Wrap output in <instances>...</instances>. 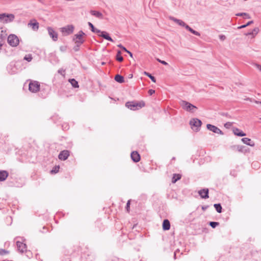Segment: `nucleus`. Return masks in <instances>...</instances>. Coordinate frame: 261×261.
Listing matches in <instances>:
<instances>
[{
	"instance_id": "nucleus-40",
	"label": "nucleus",
	"mask_w": 261,
	"mask_h": 261,
	"mask_svg": "<svg viewBox=\"0 0 261 261\" xmlns=\"http://www.w3.org/2000/svg\"><path fill=\"white\" fill-rule=\"evenodd\" d=\"M232 125V123L231 122H227L225 124L224 126L225 127H226V128H229L230 126H231Z\"/></svg>"
},
{
	"instance_id": "nucleus-8",
	"label": "nucleus",
	"mask_w": 261,
	"mask_h": 261,
	"mask_svg": "<svg viewBox=\"0 0 261 261\" xmlns=\"http://www.w3.org/2000/svg\"><path fill=\"white\" fill-rule=\"evenodd\" d=\"M40 84L37 81H31L29 85V90L33 93H36L40 89Z\"/></svg>"
},
{
	"instance_id": "nucleus-11",
	"label": "nucleus",
	"mask_w": 261,
	"mask_h": 261,
	"mask_svg": "<svg viewBox=\"0 0 261 261\" xmlns=\"http://www.w3.org/2000/svg\"><path fill=\"white\" fill-rule=\"evenodd\" d=\"M47 31L48 34L49 35L50 37L52 38V39L56 41L58 39V34L57 32H56L53 28L51 27H48Z\"/></svg>"
},
{
	"instance_id": "nucleus-3",
	"label": "nucleus",
	"mask_w": 261,
	"mask_h": 261,
	"mask_svg": "<svg viewBox=\"0 0 261 261\" xmlns=\"http://www.w3.org/2000/svg\"><path fill=\"white\" fill-rule=\"evenodd\" d=\"M85 35V33L83 31H80L78 34L74 36L73 40L77 45V47H79L85 42V40L83 38V36Z\"/></svg>"
},
{
	"instance_id": "nucleus-29",
	"label": "nucleus",
	"mask_w": 261,
	"mask_h": 261,
	"mask_svg": "<svg viewBox=\"0 0 261 261\" xmlns=\"http://www.w3.org/2000/svg\"><path fill=\"white\" fill-rule=\"evenodd\" d=\"M144 73L146 75H147L148 77H149L153 82H154V83L156 82L155 78L153 75H152L150 73L147 72H145Z\"/></svg>"
},
{
	"instance_id": "nucleus-42",
	"label": "nucleus",
	"mask_w": 261,
	"mask_h": 261,
	"mask_svg": "<svg viewBox=\"0 0 261 261\" xmlns=\"http://www.w3.org/2000/svg\"><path fill=\"white\" fill-rule=\"evenodd\" d=\"M255 66L260 71H261V65L258 64H255Z\"/></svg>"
},
{
	"instance_id": "nucleus-49",
	"label": "nucleus",
	"mask_w": 261,
	"mask_h": 261,
	"mask_svg": "<svg viewBox=\"0 0 261 261\" xmlns=\"http://www.w3.org/2000/svg\"><path fill=\"white\" fill-rule=\"evenodd\" d=\"M254 102L255 103H259V102H260V101L254 100Z\"/></svg>"
},
{
	"instance_id": "nucleus-32",
	"label": "nucleus",
	"mask_w": 261,
	"mask_h": 261,
	"mask_svg": "<svg viewBox=\"0 0 261 261\" xmlns=\"http://www.w3.org/2000/svg\"><path fill=\"white\" fill-rule=\"evenodd\" d=\"M9 253V251L5 250V249H0V255H4L6 254H8Z\"/></svg>"
},
{
	"instance_id": "nucleus-47",
	"label": "nucleus",
	"mask_w": 261,
	"mask_h": 261,
	"mask_svg": "<svg viewBox=\"0 0 261 261\" xmlns=\"http://www.w3.org/2000/svg\"><path fill=\"white\" fill-rule=\"evenodd\" d=\"M79 49V47H77V45L76 44V46H74V50L76 51H78Z\"/></svg>"
},
{
	"instance_id": "nucleus-43",
	"label": "nucleus",
	"mask_w": 261,
	"mask_h": 261,
	"mask_svg": "<svg viewBox=\"0 0 261 261\" xmlns=\"http://www.w3.org/2000/svg\"><path fill=\"white\" fill-rule=\"evenodd\" d=\"M101 32L102 31H101L100 30H98L97 29H96V28H95L94 31H93V33H97V34H98V33H100L101 34Z\"/></svg>"
},
{
	"instance_id": "nucleus-27",
	"label": "nucleus",
	"mask_w": 261,
	"mask_h": 261,
	"mask_svg": "<svg viewBox=\"0 0 261 261\" xmlns=\"http://www.w3.org/2000/svg\"><path fill=\"white\" fill-rule=\"evenodd\" d=\"M214 206L218 213H220L222 212V206L220 203L215 204Z\"/></svg>"
},
{
	"instance_id": "nucleus-37",
	"label": "nucleus",
	"mask_w": 261,
	"mask_h": 261,
	"mask_svg": "<svg viewBox=\"0 0 261 261\" xmlns=\"http://www.w3.org/2000/svg\"><path fill=\"white\" fill-rule=\"evenodd\" d=\"M59 169V166H56L55 168L51 171V173H57L58 172Z\"/></svg>"
},
{
	"instance_id": "nucleus-14",
	"label": "nucleus",
	"mask_w": 261,
	"mask_h": 261,
	"mask_svg": "<svg viewBox=\"0 0 261 261\" xmlns=\"http://www.w3.org/2000/svg\"><path fill=\"white\" fill-rule=\"evenodd\" d=\"M16 245L18 251L23 253L27 250V245L23 243L20 241L16 242Z\"/></svg>"
},
{
	"instance_id": "nucleus-24",
	"label": "nucleus",
	"mask_w": 261,
	"mask_h": 261,
	"mask_svg": "<svg viewBox=\"0 0 261 261\" xmlns=\"http://www.w3.org/2000/svg\"><path fill=\"white\" fill-rule=\"evenodd\" d=\"M181 176L179 174H174L172 178V182L175 183L177 180H179Z\"/></svg>"
},
{
	"instance_id": "nucleus-31",
	"label": "nucleus",
	"mask_w": 261,
	"mask_h": 261,
	"mask_svg": "<svg viewBox=\"0 0 261 261\" xmlns=\"http://www.w3.org/2000/svg\"><path fill=\"white\" fill-rule=\"evenodd\" d=\"M231 148L233 149H234L235 148H236L239 151L242 152L243 146H239V145L233 146H231Z\"/></svg>"
},
{
	"instance_id": "nucleus-58",
	"label": "nucleus",
	"mask_w": 261,
	"mask_h": 261,
	"mask_svg": "<svg viewBox=\"0 0 261 261\" xmlns=\"http://www.w3.org/2000/svg\"><path fill=\"white\" fill-rule=\"evenodd\" d=\"M39 1H40V0H38Z\"/></svg>"
},
{
	"instance_id": "nucleus-17",
	"label": "nucleus",
	"mask_w": 261,
	"mask_h": 261,
	"mask_svg": "<svg viewBox=\"0 0 261 261\" xmlns=\"http://www.w3.org/2000/svg\"><path fill=\"white\" fill-rule=\"evenodd\" d=\"M242 141L244 143L250 146H254V142L248 138H243L242 139Z\"/></svg>"
},
{
	"instance_id": "nucleus-23",
	"label": "nucleus",
	"mask_w": 261,
	"mask_h": 261,
	"mask_svg": "<svg viewBox=\"0 0 261 261\" xmlns=\"http://www.w3.org/2000/svg\"><path fill=\"white\" fill-rule=\"evenodd\" d=\"M115 80L119 83H123L124 82V79L123 76L120 74H117L115 75Z\"/></svg>"
},
{
	"instance_id": "nucleus-54",
	"label": "nucleus",
	"mask_w": 261,
	"mask_h": 261,
	"mask_svg": "<svg viewBox=\"0 0 261 261\" xmlns=\"http://www.w3.org/2000/svg\"><path fill=\"white\" fill-rule=\"evenodd\" d=\"M61 50H63V48H62V47H60Z\"/></svg>"
},
{
	"instance_id": "nucleus-30",
	"label": "nucleus",
	"mask_w": 261,
	"mask_h": 261,
	"mask_svg": "<svg viewBox=\"0 0 261 261\" xmlns=\"http://www.w3.org/2000/svg\"><path fill=\"white\" fill-rule=\"evenodd\" d=\"M32 56L31 54H28L25 56L24 57V60L27 61L28 62H31L32 60Z\"/></svg>"
},
{
	"instance_id": "nucleus-41",
	"label": "nucleus",
	"mask_w": 261,
	"mask_h": 261,
	"mask_svg": "<svg viewBox=\"0 0 261 261\" xmlns=\"http://www.w3.org/2000/svg\"><path fill=\"white\" fill-rule=\"evenodd\" d=\"M148 92L150 95H151L155 93V90H152V89H150L148 90Z\"/></svg>"
},
{
	"instance_id": "nucleus-1",
	"label": "nucleus",
	"mask_w": 261,
	"mask_h": 261,
	"mask_svg": "<svg viewBox=\"0 0 261 261\" xmlns=\"http://www.w3.org/2000/svg\"><path fill=\"white\" fill-rule=\"evenodd\" d=\"M169 19L170 20L173 21L174 22H175L177 24H178L179 25L183 27H185L186 30H187L188 31L190 32L193 34H194V35H195L196 36H200V34L199 32L194 30L193 29H192L191 27H190L188 24H187L182 20H181L180 19H177V18H175L174 17H172V16H170L169 17Z\"/></svg>"
},
{
	"instance_id": "nucleus-6",
	"label": "nucleus",
	"mask_w": 261,
	"mask_h": 261,
	"mask_svg": "<svg viewBox=\"0 0 261 261\" xmlns=\"http://www.w3.org/2000/svg\"><path fill=\"white\" fill-rule=\"evenodd\" d=\"M201 124L202 122L201 120L198 118H193L190 121V124L191 126V128L196 132L200 129Z\"/></svg>"
},
{
	"instance_id": "nucleus-46",
	"label": "nucleus",
	"mask_w": 261,
	"mask_h": 261,
	"mask_svg": "<svg viewBox=\"0 0 261 261\" xmlns=\"http://www.w3.org/2000/svg\"><path fill=\"white\" fill-rule=\"evenodd\" d=\"M126 52L128 53L131 57H133V54L130 51L127 50Z\"/></svg>"
},
{
	"instance_id": "nucleus-33",
	"label": "nucleus",
	"mask_w": 261,
	"mask_h": 261,
	"mask_svg": "<svg viewBox=\"0 0 261 261\" xmlns=\"http://www.w3.org/2000/svg\"><path fill=\"white\" fill-rule=\"evenodd\" d=\"M219 223L217 222H210V225L213 228L219 225Z\"/></svg>"
},
{
	"instance_id": "nucleus-34",
	"label": "nucleus",
	"mask_w": 261,
	"mask_h": 261,
	"mask_svg": "<svg viewBox=\"0 0 261 261\" xmlns=\"http://www.w3.org/2000/svg\"><path fill=\"white\" fill-rule=\"evenodd\" d=\"M4 42V39H3V35L0 34V49L1 48V47L2 46V45H3Z\"/></svg>"
},
{
	"instance_id": "nucleus-28",
	"label": "nucleus",
	"mask_w": 261,
	"mask_h": 261,
	"mask_svg": "<svg viewBox=\"0 0 261 261\" xmlns=\"http://www.w3.org/2000/svg\"><path fill=\"white\" fill-rule=\"evenodd\" d=\"M238 16H243L245 18L249 19L250 16L249 14L247 13H239L236 14Z\"/></svg>"
},
{
	"instance_id": "nucleus-15",
	"label": "nucleus",
	"mask_w": 261,
	"mask_h": 261,
	"mask_svg": "<svg viewBox=\"0 0 261 261\" xmlns=\"http://www.w3.org/2000/svg\"><path fill=\"white\" fill-rule=\"evenodd\" d=\"M131 158L135 162H138L140 160V156L137 151H133L131 153Z\"/></svg>"
},
{
	"instance_id": "nucleus-18",
	"label": "nucleus",
	"mask_w": 261,
	"mask_h": 261,
	"mask_svg": "<svg viewBox=\"0 0 261 261\" xmlns=\"http://www.w3.org/2000/svg\"><path fill=\"white\" fill-rule=\"evenodd\" d=\"M34 21H35L34 22H32V21H31L28 25L32 27L33 30L37 31L39 29V23L37 22L36 20H34Z\"/></svg>"
},
{
	"instance_id": "nucleus-48",
	"label": "nucleus",
	"mask_w": 261,
	"mask_h": 261,
	"mask_svg": "<svg viewBox=\"0 0 261 261\" xmlns=\"http://www.w3.org/2000/svg\"><path fill=\"white\" fill-rule=\"evenodd\" d=\"M253 21L252 20L249 21L247 24V26L249 25L250 24L253 23Z\"/></svg>"
},
{
	"instance_id": "nucleus-16",
	"label": "nucleus",
	"mask_w": 261,
	"mask_h": 261,
	"mask_svg": "<svg viewBox=\"0 0 261 261\" xmlns=\"http://www.w3.org/2000/svg\"><path fill=\"white\" fill-rule=\"evenodd\" d=\"M99 36L107 40L113 42L114 40L113 39L109 36V34L105 31H102L101 32V34L99 35Z\"/></svg>"
},
{
	"instance_id": "nucleus-4",
	"label": "nucleus",
	"mask_w": 261,
	"mask_h": 261,
	"mask_svg": "<svg viewBox=\"0 0 261 261\" xmlns=\"http://www.w3.org/2000/svg\"><path fill=\"white\" fill-rule=\"evenodd\" d=\"M14 18L15 16L12 14H0V21L4 23L11 22L14 20Z\"/></svg>"
},
{
	"instance_id": "nucleus-45",
	"label": "nucleus",
	"mask_w": 261,
	"mask_h": 261,
	"mask_svg": "<svg viewBox=\"0 0 261 261\" xmlns=\"http://www.w3.org/2000/svg\"><path fill=\"white\" fill-rule=\"evenodd\" d=\"M247 26L246 24H244V25H242L241 26H240L238 27V29H243V28H246Z\"/></svg>"
},
{
	"instance_id": "nucleus-25",
	"label": "nucleus",
	"mask_w": 261,
	"mask_h": 261,
	"mask_svg": "<svg viewBox=\"0 0 261 261\" xmlns=\"http://www.w3.org/2000/svg\"><path fill=\"white\" fill-rule=\"evenodd\" d=\"M69 83L71 84L72 86L74 88H78L79 87L78 82L74 79L69 80Z\"/></svg>"
},
{
	"instance_id": "nucleus-20",
	"label": "nucleus",
	"mask_w": 261,
	"mask_h": 261,
	"mask_svg": "<svg viewBox=\"0 0 261 261\" xmlns=\"http://www.w3.org/2000/svg\"><path fill=\"white\" fill-rule=\"evenodd\" d=\"M90 13L92 15L98 18L102 19L103 18L102 14L99 11L91 10Z\"/></svg>"
},
{
	"instance_id": "nucleus-26",
	"label": "nucleus",
	"mask_w": 261,
	"mask_h": 261,
	"mask_svg": "<svg viewBox=\"0 0 261 261\" xmlns=\"http://www.w3.org/2000/svg\"><path fill=\"white\" fill-rule=\"evenodd\" d=\"M121 52L120 50H118L116 57V59L119 62H122L123 60V58L121 55Z\"/></svg>"
},
{
	"instance_id": "nucleus-51",
	"label": "nucleus",
	"mask_w": 261,
	"mask_h": 261,
	"mask_svg": "<svg viewBox=\"0 0 261 261\" xmlns=\"http://www.w3.org/2000/svg\"><path fill=\"white\" fill-rule=\"evenodd\" d=\"M175 160V157H173L171 159V160Z\"/></svg>"
},
{
	"instance_id": "nucleus-59",
	"label": "nucleus",
	"mask_w": 261,
	"mask_h": 261,
	"mask_svg": "<svg viewBox=\"0 0 261 261\" xmlns=\"http://www.w3.org/2000/svg\"><path fill=\"white\" fill-rule=\"evenodd\" d=\"M260 119H261V118H260Z\"/></svg>"
},
{
	"instance_id": "nucleus-55",
	"label": "nucleus",
	"mask_w": 261,
	"mask_h": 261,
	"mask_svg": "<svg viewBox=\"0 0 261 261\" xmlns=\"http://www.w3.org/2000/svg\"><path fill=\"white\" fill-rule=\"evenodd\" d=\"M61 50H63V48H62V47H60Z\"/></svg>"
},
{
	"instance_id": "nucleus-35",
	"label": "nucleus",
	"mask_w": 261,
	"mask_h": 261,
	"mask_svg": "<svg viewBox=\"0 0 261 261\" xmlns=\"http://www.w3.org/2000/svg\"><path fill=\"white\" fill-rule=\"evenodd\" d=\"M130 200L127 201L126 205V210L127 212H129Z\"/></svg>"
},
{
	"instance_id": "nucleus-12",
	"label": "nucleus",
	"mask_w": 261,
	"mask_h": 261,
	"mask_svg": "<svg viewBox=\"0 0 261 261\" xmlns=\"http://www.w3.org/2000/svg\"><path fill=\"white\" fill-rule=\"evenodd\" d=\"M209 190L207 188L202 189L198 191V194L203 199H207L209 197L208 196Z\"/></svg>"
},
{
	"instance_id": "nucleus-13",
	"label": "nucleus",
	"mask_w": 261,
	"mask_h": 261,
	"mask_svg": "<svg viewBox=\"0 0 261 261\" xmlns=\"http://www.w3.org/2000/svg\"><path fill=\"white\" fill-rule=\"evenodd\" d=\"M69 156V151L67 150H64L60 152L58 155V158L61 160L65 161L68 158Z\"/></svg>"
},
{
	"instance_id": "nucleus-2",
	"label": "nucleus",
	"mask_w": 261,
	"mask_h": 261,
	"mask_svg": "<svg viewBox=\"0 0 261 261\" xmlns=\"http://www.w3.org/2000/svg\"><path fill=\"white\" fill-rule=\"evenodd\" d=\"M144 101H128L126 102L125 106L131 110L135 111L139 110L145 106Z\"/></svg>"
},
{
	"instance_id": "nucleus-44",
	"label": "nucleus",
	"mask_w": 261,
	"mask_h": 261,
	"mask_svg": "<svg viewBox=\"0 0 261 261\" xmlns=\"http://www.w3.org/2000/svg\"><path fill=\"white\" fill-rule=\"evenodd\" d=\"M219 38L222 40H224L226 38V37L225 35H221L219 36Z\"/></svg>"
},
{
	"instance_id": "nucleus-52",
	"label": "nucleus",
	"mask_w": 261,
	"mask_h": 261,
	"mask_svg": "<svg viewBox=\"0 0 261 261\" xmlns=\"http://www.w3.org/2000/svg\"><path fill=\"white\" fill-rule=\"evenodd\" d=\"M174 258H176V252H174Z\"/></svg>"
},
{
	"instance_id": "nucleus-22",
	"label": "nucleus",
	"mask_w": 261,
	"mask_h": 261,
	"mask_svg": "<svg viewBox=\"0 0 261 261\" xmlns=\"http://www.w3.org/2000/svg\"><path fill=\"white\" fill-rule=\"evenodd\" d=\"M233 132L234 135H236V136H238L243 137V136H246L245 133H244L243 131L240 130L238 128H233Z\"/></svg>"
},
{
	"instance_id": "nucleus-57",
	"label": "nucleus",
	"mask_w": 261,
	"mask_h": 261,
	"mask_svg": "<svg viewBox=\"0 0 261 261\" xmlns=\"http://www.w3.org/2000/svg\"><path fill=\"white\" fill-rule=\"evenodd\" d=\"M259 103L261 104V101L259 102Z\"/></svg>"
},
{
	"instance_id": "nucleus-39",
	"label": "nucleus",
	"mask_w": 261,
	"mask_h": 261,
	"mask_svg": "<svg viewBox=\"0 0 261 261\" xmlns=\"http://www.w3.org/2000/svg\"><path fill=\"white\" fill-rule=\"evenodd\" d=\"M157 60L158 61V62H159L160 63H162L163 65H168V63L166 62H165V61H162L159 59H158Z\"/></svg>"
},
{
	"instance_id": "nucleus-7",
	"label": "nucleus",
	"mask_w": 261,
	"mask_h": 261,
	"mask_svg": "<svg viewBox=\"0 0 261 261\" xmlns=\"http://www.w3.org/2000/svg\"><path fill=\"white\" fill-rule=\"evenodd\" d=\"M8 42L13 47L17 46L19 42L18 37L14 34H11L8 37Z\"/></svg>"
},
{
	"instance_id": "nucleus-19",
	"label": "nucleus",
	"mask_w": 261,
	"mask_h": 261,
	"mask_svg": "<svg viewBox=\"0 0 261 261\" xmlns=\"http://www.w3.org/2000/svg\"><path fill=\"white\" fill-rule=\"evenodd\" d=\"M8 172L7 171H0V181H4L8 176Z\"/></svg>"
},
{
	"instance_id": "nucleus-9",
	"label": "nucleus",
	"mask_w": 261,
	"mask_h": 261,
	"mask_svg": "<svg viewBox=\"0 0 261 261\" xmlns=\"http://www.w3.org/2000/svg\"><path fill=\"white\" fill-rule=\"evenodd\" d=\"M62 32L65 33L66 35L72 34L74 30V27L72 25H68L65 27L62 28Z\"/></svg>"
},
{
	"instance_id": "nucleus-50",
	"label": "nucleus",
	"mask_w": 261,
	"mask_h": 261,
	"mask_svg": "<svg viewBox=\"0 0 261 261\" xmlns=\"http://www.w3.org/2000/svg\"><path fill=\"white\" fill-rule=\"evenodd\" d=\"M62 71L61 70H58V73L62 74Z\"/></svg>"
},
{
	"instance_id": "nucleus-21",
	"label": "nucleus",
	"mask_w": 261,
	"mask_h": 261,
	"mask_svg": "<svg viewBox=\"0 0 261 261\" xmlns=\"http://www.w3.org/2000/svg\"><path fill=\"white\" fill-rule=\"evenodd\" d=\"M170 228V223L168 219H165L163 222V229L164 230H168Z\"/></svg>"
},
{
	"instance_id": "nucleus-10",
	"label": "nucleus",
	"mask_w": 261,
	"mask_h": 261,
	"mask_svg": "<svg viewBox=\"0 0 261 261\" xmlns=\"http://www.w3.org/2000/svg\"><path fill=\"white\" fill-rule=\"evenodd\" d=\"M207 128L213 132V133H215L216 134H220V135H223V132L217 126L212 125L211 124H207L206 125Z\"/></svg>"
},
{
	"instance_id": "nucleus-38",
	"label": "nucleus",
	"mask_w": 261,
	"mask_h": 261,
	"mask_svg": "<svg viewBox=\"0 0 261 261\" xmlns=\"http://www.w3.org/2000/svg\"><path fill=\"white\" fill-rule=\"evenodd\" d=\"M117 46L120 48H121L122 50H123L124 51H126L127 50V49L125 47H124L123 46H122V45H121V44H118L117 45Z\"/></svg>"
},
{
	"instance_id": "nucleus-5",
	"label": "nucleus",
	"mask_w": 261,
	"mask_h": 261,
	"mask_svg": "<svg viewBox=\"0 0 261 261\" xmlns=\"http://www.w3.org/2000/svg\"><path fill=\"white\" fill-rule=\"evenodd\" d=\"M180 105L184 110L191 112H194V110L197 109L196 106L185 100L181 101Z\"/></svg>"
},
{
	"instance_id": "nucleus-36",
	"label": "nucleus",
	"mask_w": 261,
	"mask_h": 261,
	"mask_svg": "<svg viewBox=\"0 0 261 261\" xmlns=\"http://www.w3.org/2000/svg\"><path fill=\"white\" fill-rule=\"evenodd\" d=\"M88 24L90 27L91 31L92 32H93V31H94L95 27H94L93 24L91 22H88Z\"/></svg>"
},
{
	"instance_id": "nucleus-56",
	"label": "nucleus",
	"mask_w": 261,
	"mask_h": 261,
	"mask_svg": "<svg viewBox=\"0 0 261 261\" xmlns=\"http://www.w3.org/2000/svg\"><path fill=\"white\" fill-rule=\"evenodd\" d=\"M202 209H203V210H204V209H205V207H202Z\"/></svg>"
},
{
	"instance_id": "nucleus-53",
	"label": "nucleus",
	"mask_w": 261,
	"mask_h": 261,
	"mask_svg": "<svg viewBox=\"0 0 261 261\" xmlns=\"http://www.w3.org/2000/svg\"><path fill=\"white\" fill-rule=\"evenodd\" d=\"M2 261H13V260H3Z\"/></svg>"
}]
</instances>
